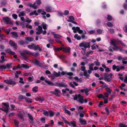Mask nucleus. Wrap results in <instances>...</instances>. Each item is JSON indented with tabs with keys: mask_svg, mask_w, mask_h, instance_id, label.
Instances as JSON below:
<instances>
[{
	"mask_svg": "<svg viewBox=\"0 0 127 127\" xmlns=\"http://www.w3.org/2000/svg\"><path fill=\"white\" fill-rule=\"evenodd\" d=\"M91 42H87L83 41L79 44V46L80 47H83L85 48H89L90 47Z\"/></svg>",
	"mask_w": 127,
	"mask_h": 127,
	"instance_id": "nucleus-4",
	"label": "nucleus"
},
{
	"mask_svg": "<svg viewBox=\"0 0 127 127\" xmlns=\"http://www.w3.org/2000/svg\"><path fill=\"white\" fill-rule=\"evenodd\" d=\"M6 52L9 54L13 55L15 54V53L12 51L10 49H8L6 50Z\"/></svg>",
	"mask_w": 127,
	"mask_h": 127,
	"instance_id": "nucleus-18",
	"label": "nucleus"
},
{
	"mask_svg": "<svg viewBox=\"0 0 127 127\" xmlns=\"http://www.w3.org/2000/svg\"><path fill=\"white\" fill-rule=\"evenodd\" d=\"M33 63L37 65H39L40 62L37 59H35L33 61Z\"/></svg>",
	"mask_w": 127,
	"mask_h": 127,
	"instance_id": "nucleus-34",
	"label": "nucleus"
},
{
	"mask_svg": "<svg viewBox=\"0 0 127 127\" xmlns=\"http://www.w3.org/2000/svg\"><path fill=\"white\" fill-rule=\"evenodd\" d=\"M91 89H89L88 88H86L84 89H82L80 90V92L82 93H84V92L86 94L87 96H88L89 94L88 93V92L91 91Z\"/></svg>",
	"mask_w": 127,
	"mask_h": 127,
	"instance_id": "nucleus-10",
	"label": "nucleus"
},
{
	"mask_svg": "<svg viewBox=\"0 0 127 127\" xmlns=\"http://www.w3.org/2000/svg\"><path fill=\"white\" fill-rule=\"evenodd\" d=\"M110 43L114 46V47H113L114 50L117 51L116 49H119V47L116 45L115 41L111 40Z\"/></svg>",
	"mask_w": 127,
	"mask_h": 127,
	"instance_id": "nucleus-9",
	"label": "nucleus"
},
{
	"mask_svg": "<svg viewBox=\"0 0 127 127\" xmlns=\"http://www.w3.org/2000/svg\"><path fill=\"white\" fill-rule=\"evenodd\" d=\"M49 112L50 117H53L55 114L54 112L52 111H49Z\"/></svg>",
	"mask_w": 127,
	"mask_h": 127,
	"instance_id": "nucleus-37",
	"label": "nucleus"
},
{
	"mask_svg": "<svg viewBox=\"0 0 127 127\" xmlns=\"http://www.w3.org/2000/svg\"><path fill=\"white\" fill-rule=\"evenodd\" d=\"M11 29V28H9L8 29L6 30L5 31V32L7 34H9L10 32Z\"/></svg>",
	"mask_w": 127,
	"mask_h": 127,
	"instance_id": "nucleus-56",
	"label": "nucleus"
},
{
	"mask_svg": "<svg viewBox=\"0 0 127 127\" xmlns=\"http://www.w3.org/2000/svg\"><path fill=\"white\" fill-rule=\"evenodd\" d=\"M2 104L3 106L2 107L3 108H9V105L8 103L3 102L2 103Z\"/></svg>",
	"mask_w": 127,
	"mask_h": 127,
	"instance_id": "nucleus-19",
	"label": "nucleus"
},
{
	"mask_svg": "<svg viewBox=\"0 0 127 127\" xmlns=\"http://www.w3.org/2000/svg\"><path fill=\"white\" fill-rule=\"evenodd\" d=\"M4 81L6 84L11 85H15L16 83V82L14 81H13V79H12L10 78L9 79V80H4Z\"/></svg>",
	"mask_w": 127,
	"mask_h": 127,
	"instance_id": "nucleus-8",
	"label": "nucleus"
},
{
	"mask_svg": "<svg viewBox=\"0 0 127 127\" xmlns=\"http://www.w3.org/2000/svg\"><path fill=\"white\" fill-rule=\"evenodd\" d=\"M94 63L95 64V65L96 66H99L100 65V63L98 60L94 61Z\"/></svg>",
	"mask_w": 127,
	"mask_h": 127,
	"instance_id": "nucleus-40",
	"label": "nucleus"
},
{
	"mask_svg": "<svg viewBox=\"0 0 127 127\" xmlns=\"http://www.w3.org/2000/svg\"><path fill=\"white\" fill-rule=\"evenodd\" d=\"M107 19L109 21H111L112 20V16L110 15H108L107 16Z\"/></svg>",
	"mask_w": 127,
	"mask_h": 127,
	"instance_id": "nucleus-48",
	"label": "nucleus"
},
{
	"mask_svg": "<svg viewBox=\"0 0 127 127\" xmlns=\"http://www.w3.org/2000/svg\"><path fill=\"white\" fill-rule=\"evenodd\" d=\"M113 74L111 73L109 74L108 72H105L104 74V79L107 82L110 81L113 79Z\"/></svg>",
	"mask_w": 127,
	"mask_h": 127,
	"instance_id": "nucleus-2",
	"label": "nucleus"
},
{
	"mask_svg": "<svg viewBox=\"0 0 127 127\" xmlns=\"http://www.w3.org/2000/svg\"><path fill=\"white\" fill-rule=\"evenodd\" d=\"M95 32V30H90L88 32L90 34H92L94 33Z\"/></svg>",
	"mask_w": 127,
	"mask_h": 127,
	"instance_id": "nucleus-59",
	"label": "nucleus"
},
{
	"mask_svg": "<svg viewBox=\"0 0 127 127\" xmlns=\"http://www.w3.org/2000/svg\"><path fill=\"white\" fill-rule=\"evenodd\" d=\"M10 34H12L14 36L13 37L17 38L18 37V35L17 33L15 32H12L10 33Z\"/></svg>",
	"mask_w": 127,
	"mask_h": 127,
	"instance_id": "nucleus-24",
	"label": "nucleus"
},
{
	"mask_svg": "<svg viewBox=\"0 0 127 127\" xmlns=\"http://www.w3.org/2000/svg\"><path fill=\"white\" fill-rule=\"evenodd\" d=\"M120 127H127V125L123 124L121 123L120 124Z\"/></svg>",
	"mask_w": 127,
	"mask_h": 127,
	"instance_id": "nucleus-57",
	"label": "nucleus"
},
{
	"mask_svg": "<svg viewBox=\"0 0 127 127\" xmlns=\"http://www.w3.org/2000/svg\"><path fill=\"white\" fill-rule=\"evenodd\" d=\"M103 88H102L101 86H100L98 88H96L95 90L96 92L99 93L100 92V91Z\"/></svg>",
	"mask_w": 127,
	"mask_h": 127,
	"instance_id": "nucleus-36",
	"label": "nucleus"
},
{
	"mask_svg": "<svg viewBox=\"0 0 127 127\" xmlns=\"http://www.w3.org/2000/svg\"><path fill=\"white\" fill-rule=\"evenodd\" d=\"M45 73L46 75L51 74L50 71L48 70H47L45 71Z\"/></svg>",
	"mask_w": 127,
	"mask_h": 127,
	"instance_id": "nucleus-64",
	"label": "nucleus"
},
{
	"mask_svg": "<svg viewBox=\"0 0 127 127\" xmlns=\"http://www.w3.org/2000/svg\"><path fill=\"white\" fill-rule=\"evenodd\" d=\"M53 75L56 77L60 76V75L55 71H54L53 72Z\"/></svg>",
	"mask_w": 127,
	"mask_h": 127,
	"instance_id": "nucleus-42",
	"label": "nucleus"
},
{
	"mask_svg": "<svg viewBox=\"0 0 127 127\" xmlns=\"http://www.w3.org/2000/svg\"><path fill=\"white\" fill-rule=\"evenodd\" d=\"M9 44L12 46L13 47V48L15 49H17V44L15 43V42L13 41L10 40L9 42Z\"/></svg>",
	"mask_w": 127,
	"mask_h": 127,
	"instance_id": "nucleus-13",
	"label": "nucleus"
},
{
	"mask_svg": "<svg viewBox=\"0 0 127 127\" xmlns=\"http://www.w3.org/2000/svg\"><path fill=\"white\" fill-rule=\"evenodd\" d=\"M81 70L82 71H84L83 75L84 76L86 77V78H89L90 77V75L87 74V71L85 70L86 67L85 66H82L81 67Z\"/></svg>",
	"mask_w": 127,
	"mask_h": 127,
	"instance_id": "nucleus-6",
	"label": "nucleus"
},
{
	"mask_svg": "<svg viewBox=\"0 0 127 127\" xmlns=\"http://www.w3.org/2000/svg\"><path fill=\"white\" fill-rule=\"evenodd\" d=\"M69 124L68 125L70 126L71 125H72L74 127H77V126L76 125V122L75 121H72L69 122Z\"/></svg>",
	"mask_w": 127,
	"mask_h": 127,
	"instance_id": "nucleus-20",
	"label": "nucleus"
},
{
	"mask_svg": "<svg viewBox=\"0 0 127 127\" xmlns=\"http://www.w3.org/2000/svg\"><path fill=\"white\" fill-rule=\"evenodd\" d=\"M57 56L58 58L62 60L66 58V56L64 55H61L60 56L58 55Z\"/></svg>",
	"mask_w": 127,
	"mask_h": 127,
	"instance_id": "nucleus-28",
	"label": "nucleus"
},
{
	"mask_svg": "<svg viewBox=\"0 0 127 127\" xmlns=\"http://www.w3.org/2000/svg\"><path fill=\"white\" fill-rule=\"evenodd\" d=\"M25 14L24 11H22L20 12V14L18 15V16L19 17H20L21 16H25Z\"/></svg>",
	"mask_w": 127,
	"mask_h": 127,
	"instance_id": "nucleus-41",
	"label": "nucleus"
},
{
	"mask_svg": "<svg viewBox=\"0 0 127 127\" xmlns=\"http://www.w3.org/2000/svg\"><path fill=\"white\" fill-rule=\"evenodd\" d=\"M26 101L27 102L31 103L32 102V99L26 97L25 99Z\"/></svg>",
	"mask_w": 127,
	"mask_h": 127,
	"instance_id": "nucleus-33",
	"label": "nucleus"
},
{
	"mask_svg": "<svg viewBox=\"0 0 127 127\" xmlns=\"http://www.w3.org/2000/svg\"><path fill=\"white\" fill-rule=\"evenodd\" d=\"M97 32L98 34H100L102 33V31L100 29H98L97 30Z\"/></svg>",
	"mask_w": 127,
	"mask_h": 127,
	"instance_id": "nucleus-55",
	"label": "nucleus"
},
{
	"mask_svg": "<svg viewBox=\"0 0 127 127\" xmlns=\"http://www.w3.org/2000/svg\"><path fill=\"white\" fill-rule=\"evenodd\" d=\"M43 114L46 116H49V112L47 111H45L44 110V112L43 113Z\"/></svg>",
	"mask_w": 127,
	"mask_h": 127,
	"instance_id": "nucleus-38",
	"label": "nucleus"
},
{
	"mask_svg": "<svg viewBox=\"0 0 127 127\" xmlns=\"http://www.w3.org/2000/svg\"><path fill=\"white\" fill-rule=\"evenodd\" d=\"M19 42L20 45H22L24 44V41L23 40H20Z\"/></svg>",
	"mask_w": 127,
	"mask_h": 127,
	"instance_id": "nucleus-58",
	"label": "nucleus"
},
{
	"mask_svg": "<svg viewBox=\"0 0 127 127\" xmlns=\"http://www.w3.org/2000/svg\"><path fill=\"white\" fill-rule=\"evenodd\" d=\"M65 113L68 114L69 115H71V113L70 111L67 110H65Z\"/></svg>",
	"mask_w": 127,
	"mask_h": 127,
	"instance_id": "nucleus-63",
	"label": "nucleus"
},
{
	"mask_svg": "<svg viewBox=\"0 0 127 127\" xmlns=\"http://www.w3.org/2000/svg\"><path fill=\"white\" fill-rule=\"evenodd\" d=\"M69 86L70 87L74 88L75 89V86H74V84H73L72 82H69Z\"/></svg>",
	"mask_w": 127,
	"mask_h": 127,
	"instance_id": "nucleus-49",
	"label": "nucleus"
},
{
	"mask_svg": "<svg viewBox=\"0 0 127 127\" xmlns=\"http://www.w3.org/2000/svg\"><path fill=\"white\" fill-rule=\"evenodd\" d=\"M105 110L106 112L107 115V116L109 115V109L107 107H105Z\"/></svg>",
	"mask_w": 127,
	"mask_h": 127,
	"instance_id": "nucleus-54",
	"label": "nucleus"
},
{
	"mask_svg": "<svg viewBox=\"0 0 127 127\" xmlns=\"http://www.w3.org/2000/svg\"><path fill=\"white\" fill-rule=\"evenodd\" d=\"M45 119L44 118H41L40 119V121L42 123H45Z\"/></svg>",
	"mask_w": 127,
	"mask_h": 127,
	"instance_id": "nucleus-53",
	"label": "nucleus"
},
{
	"mask_svg": "<svg viewBox=\"0 0 127 127\" xmlns=\"http://www.w3.org/2000/svg\"><path fill=\"white\" fill-rule=\"evenodd\" d=\"M98 98L99 99L101 98H103V99H105V98L104 97V96L103 95L101 94H99L97 96Z\"/></svg>",
	"mask_w": 127,
	"mask_h": 127,
	"instance_id": "nucleus-39",
	"label": "nucleus"
},
{
	"mask_svg": "<svg viewBox=\"0 0 127 127\" xmlns=\"http://www.w3.org/2000/svg\"><path fill=\"white\" fill-rule=\"evenodd\" d=\"M13 63H11L9 64H7L6 65H0V69L2 71L3 70H5L6 69H9L11 65Z\"/></svg>",
	"mask_w": 127,
	"mask_h": 127,
	"instance_id": "nucleus-5",
	"label": "nucleus"
},
{
	"mask_svg": "<svg viewBox=\"0 0 127 127\" xmlns=\"http://www.w3.org/2000/svg\"><path fill=\"white\" fill-rule=\"evenodd\" d=\"M45 82L47 83L48 85L51 86H55L58 87H64L66 88L68 87V85L65 83L63 82L59 83L58 82H55L54 83L52 82L45 80Z\"/></svg>",
	"mask_w": 127,
	"mask_h": 127,
	"instance_id": "nucleus-1",
	"label": "nucleus"
},
{
	"mask_svg": "<svg viewBox=\"0 0 127 127\" xmlns=\"http://www.w3.org/2000/svg\"><path fill=\"white\" fill-rule=\"evenodd\" d=\"M72 29L73 30V32L76 33L77 32V31L78 32V33L79 34H82L83 32V31L82 30L80 29V28L78 27H72Z\"/></svg>",
	"mask_w": 127,
	"mask_h": 127,
	"instance_id": "nucleus-7",
	"label": "nucleus"
},
{
	"mask_svg": "<svg viewBox=\"0 0 127 127\" xmlns=\"http://www.w3.org/2000/svg\"><path fill=\"white\" fill-rule=\"evenodd\" d=\"M32 91L34 93L37 92L38 91V87L35 86L32 88Z\"/></svg>",
	"mask_w": 127,
	"mask_h": 127,
	"instance_id": "nucleus-27",
	"label": "nucleus"
},
{
	"mask_svg": "<svg viewBox=\"0 0 127 127\" xmlns=\"http://www.w3.org/2000/svg\"><path fill=\"white\" fill-rule=\"evenodd\" d=\"M51 34L54 36V37L55 38L59 39L62 37L61 35L56 34L55 32H51Z\"/></svg>",
	"mask_w": 127,
	"mask_h": 127,
	"instance_id": "nucleus-14",
	"label": "nucleus"
},
{
	"mask_svg": "<svg viewBox=\"0 0 127 127\" xmlns=\"http://www.w3.org/2000/svg\"><path fill=\"white\" fill-rule=\"evenodd\" d=\"M105 89L106 90V93H108L109 95H110L111 94L112 91L111 89H110L108 87H106L105 88Z\"/></svg>",
	"mask_w": 127,
	"mask_h": 127,
	"instance_id": "nucleus-23",
	"label": "nucleus"
},
{
	"mask_svg": "<svg viewBox=\"0 0 127 127\" xmlns=\"http://www.w3.org/2000/svg\"><path fill=\"white\" fill-rule=\"evenodd\" d=\"M38 50L39 51H41L42 50L41 48L40 47V46L38 45H35L34 44L33 50Z\"/></svg>",
	"mask_w": 127,
	"mask_h": 127,
	"instance_id": "nucleus-17",
	"label": "nucleus"
},
{
	"mask_svg": "<svg viewBox=\"0 0 127 127\" xmlns=\"http://www.w3.org/2000/svg\"><path fill=\"white\" fill-rule=\"evenodd\" d=\"M5 37V36L3 34H0V39L1 40L4 39V37Z\"/></svg>",
	"mask_w": 127,
	"mask_h": 127,
	"instance_id": "nucleus-51",
	"label": "nucleus"
},
{
	"mask_svg": "<svg viewBox=\"0 0 127 127\" xmlns=\"http://www.w3.org/2000/svg\"><path fill=\"white\" fill-rule=\"evenodd\" d=\"M21 66L22 67L25 68V69H28L29 68V67L27 65L25 64H21Z\"/></svg>",
	"mask_w": 127,
	"mask_h": 127,
	"instance_id": "nucleus-32",
	"label": "nucleus"
},
{
	"mask_svg": "<svg viewBox=\"0 0 127 127\" xmlns=\"http://www.w3.org/2000/svg\"><path fill=\"white\" fill-rule=\"evenodd\" d=\"M3 20L5 23H8L11 25L13 24V23L10 21V19L8 17H3Z\"/></svg>",
	"mask_w": 127,
	"mask_h": 127,
	"instance_id": "nucleus-12",
	"label": "nucleus"
},
{
	"mask_svg": "<svg viewBox=\"0 0 127 127\" xmlns=\"http://www.w3.org/2000/svg\"><path fill=\"white\" fill-rule=\"evenodd\" d=\"M18 116L19 118L21 119H24V115L22 113H19L18 114Z\"/></svg>",
	"mask_w": 127,
	"mask_h": 127,
	"instance_id": "nucleus-26",
	"label": "nucleus"
},
{
	"mask_svg": "<svg viewBox=\"0 0 127 127\" xmlns=\"http://www.w3.org/2000/svg\"><path fill=\"white\" fill-rule=\"evenodd\" d=\"M62 119L63 120L65 123L67 124L68 125H69V122H68V121L66 120V119L64 117H61Z\"/></svg>",
	"mask_w": 127,
	"mask_h": 127,
	"instance_id": "nucleus-30",
	"label": "nucleus"
},
{
	"mask_svg": "<svg viewBox=\"0 0 127 127\" xmlns=\"http://www.w3.org/2000/svg\"><path fill=\"white\" fill-rule=\"evenodd\" d=\"M69 19L71 21H73L74 20V17L72 16H70L69 17Z\"/></svg>",
	"mask_w": 127,
	"mask_h": 127,
	"instance_id": "nucleus-60",
	"label": "nucleus"
},
{
	"mask_svg": "<svg viewBox=\"0 0 127 127\" xmlns=\"http://www.w3.org/2000/svg\"><path fill=\"white\" fill-rule=\"evenodd\" d=\"M117 41L122 46H126V45L123 43V42L119 40V39H117Z\"/></svg>",
	"mask_w": 127,
	"mask_h": 127,
	"instance_id": "nucleus-44",
	"label": "nucleus"
},
{
	"mask_svg": "<svg viewBox=\"0 0 127 127\" xmlns=\"http://www.w3.org/2000/svg\"><path fill=\"white\" fill-rule=\"evenodd\" d=\"M20 55L22 56L23 57H25V55H26V52L25 51H23L22 52H21L20 54Z\"/></svg>",
	"mask_w": 127,
	"mask_h": 127,
	"instance_id": "nucleus-61",
	"label": "nucleus"
},
{
	"mask_svg": "<svg viewBox=\"0 0 127 127\" xmlns=\"http://www.w3.org/2000/svg\"><path fill=\"white\" fill-rule=\"evenodd\" d=\"M5 48V46L3 45H0V49L1 51H2Z\"/></svg>",
	"mask_w": 127,
	"mask_h": 127,
	"instance_id": "nucleus-62",
	"label": "nucleus"
},
{
	"mask_svg": "<svg viewBox=\"0 0 127 127\" xmlns=\"http://www.w3.org/2000/svg\"><path fill=\"white\" fill-rule=\"evenodd\" d=\"M34 44L32 43L31 45H29L28 46V48L30 49H33Z\"/></svg>",
	"mask_w": 127,
	"mask_h": 127,
	"instance_id": "nucleus-43",
	"label": "nucleus"
},
{
	"mask_svg": "<svg viewBox=\"0 0 127 127\" xmlns=\"http://www.w3.org/2000/svg\"><path fill=\"white\" fill-rule=\"evenodd\" d=\"M18 98L20 99H25L26 97L24 96L20 95L19 96Z\"/></svg>",
	"mask_w": 127,
	"mask_h": 127,
	"instance_id": "nucleus-50",
	"label": "nucleus"
},
{
	"mask_svg": "<svg viewBox=\"0 0 127 127\" xmlns=\"http://www.w3.org/2000/svg\"><path fill=\"white\" fill-rule=\"evenodd\" d=\"M19 122L16 120H14V124L15 126L17 127L19 126Z\"/></svg>",
	"mask_w": 127,
	"mask_h": 127,
	"instance_id": "nucleus-46",
	"label": "nucleus"
},
{
	"mask_svg": "<svg viewBox=\"0 0 127 127\" xmlns=\"http://www.w3.org/2000/svg\"><path fill=\"white\" fill-rule=\"evenodd\" d=\"M36 30L39 32H42L43 31L42 27L40 25H39L38 26V28L36 29Z\"/></svg>",
	"mask_w": 127,
	"mask_h": 127,
	"instance_id": "nucleus-35",
	"label": "nucleus"
},
{
	"mask_svg": "<svg viewBox=\"0 0 127 127\" xmlns=\"http://www.w3.org/2000/svg\"><path fill=\"white\" fill-rule=\"evenodd\" d=\"M79 122L80 123H81V125H85L87 124V122L86 121L83 120L81 118H80L79 119Z\"/></svg>",
	"mask_w": 127,
	"mask_h": 127,
	"instance_id": "nucleus-22",
	"label": "nucleus"
},
{
	"mask_svg": "<svg viewBox=\"0 0 127 127\" xmlns=\"http://www.w3.org/2000/svg\"><path fill=\"white\" fill-rule=\"evenodd\" d=\"M62 49L63 51L65 53L67 52L69 53L70 52V48L69 47H67V48L63 47L62 48Z\"/></svg>",
	"mask_w": 127,
	"mask_h": 127,
	"instance_id": "nucleus-15",
	"label": "nucleus"
},
{
	"mask_svg": "<svg viewBox=\"0 0 127 127\" xmlns=\"http://www.w3.org/2000/svg\"><path fill=\"white\" fill-rule=\"evenodd\" d=\"M74 38L78 40H79L81 39V37L80 36L78 35V34H75L74 36Z\"/></svg>",
	"mask_w": 127,
	"mask_h": 127,
	"instance_id": "nucleus-25",
	"label": "nucleus"
},
{
	"mask_svg": "<svg viewBox=\"0 0 127 127\" xmlns=\"http://www.w3.org/2000/svg\"><path fill=\"white\" fill-rule=\"evenodd\" d=\"M27 115L28 116L29 119L32 121H33V117L32 116V115L31 114L29 113H28L27 114Z\"/></svg>",
	"mask_w": 127,
	"mask_h": 127,
	"instance_id": "nucleus-29",
	"label": "nucleus"
},
{
	"mask_svg": "<svg viewBox=\"0 0 127 127\" xmlns=\"http://www.w3.org/2000/svg\"><path fill=\"white\" fill-rule=\"evenodd\" d=\"M41 26L42 27V28L44 30H46L47 29V25L44 22H43L41 24Z\"/></svg>",
	"mask_w": 127,
	"mask_h": 127,
	"instance_id": "nucleus-31",
	"label": "nucleus"
},
{
	"mask_svg": "<svg viewBox=\"0 0 127 127\" xmlns=\"http://www.w3.org/2000/svg\"><path fill=\"white\" fill-rule=\"evenodd\" d=\"M52 8L49 6H47L46 7L45 10L47 12H50L52 11Z\"/></svg>",
	"mask_w": 127,
	"mask_h": 127,
	"instance_id": "nucleus-21",
	"label": "nucleus"
},
{
	"mask_svg": "<svg viewBox=\"0 0 127 127\" xmlns=\"http://www.w3.org/2000/svg\"><path fill=\"white\" fill-rule=\"evenodd\" d=\"M8 111H9V108H3V110H2V111L5 112L6 114H7L8 113Z\"/></svg>",
	"mask_w": 127,
	"mask_h": 127,
	"instance_id": "nucleus-52",
	"label": "nucleus"
},
{
	"mask_svg": "<svg viewBox=\"0 0 127 127\" xmlns=\"http://www.w3.org/2000/svg\"><path fill=\"white\" fill-rule=\"evenodd\" d=\"M107 25L108 27H112L113 26V24L110 22H108L107 23Z\"/></svg>",
	"mask_w": 127,
	"mask_h": 127,
	"instance_id": "nucleus-47",
	"label": "nucleus"
},
{
	"mask_svg": "<svg viewBox=\"0 0 127 127\" xmlns=\"http://www.w3.org/2000/svg\"><path fill=\"white\" fill-rule=\"evenodd\" d=\"M73 99L75 100H77L78 98L79 99L78 102L81 104L84 103V97L80 94H75L74 95H73Z\"/></svg>",
	"mask_w": 127,
	"mask_h": 127,
	"instance_id": "nucleus-3",
	"label": "nucleus"
},
{
	"mask_svg": "<svg viewBox=\"0 0 127 127\" xmlns=\"http://www.w3.org/2000/svg\"><path fill=\"white\" fill-rule=\"evenodd\" d=\"M62 48L61 47V48H56L55 47H54V50L56 51H60V50H62Z\"/></svg>",
	"mask_w": 127,
	"mask_h": 127,
	"instance_id": "nucleus-45",
	"label": "nucleus"
},
{
	"mask_svg": "<svg viewBox=\"0 0 127 127\" xmlns=\"http://www.w3.org/2000/svg\"><path fill=\"white\" fill-rule=\"evenodd\" d=\"M55 91H50V93L53 94L57 96H59V95L58 94V93H60L61 92V91L58 89L56 88L55 89Z\"/></svg>",
	"mask_w": 127,
	"mask_h": 127,
	"instance_id": "nucleus-11",
	"label": "nucleus"
},
{
	"mask_svg": "<svg viewBox=\"0 0 127 127\" xmlns=\"http://www.w3.org/2000/svg\"><path fill=\"white\" fill-rule=\"evenodd\" d=\"M25 40L31 42L32 41H34V38L31 37H26L25 38Z\"/></svg>",
	"mask_w": 127,
	"mask_h": 127,
	"instance_id": "nucleus-16",
	"label": "nucleus"
}]
</instances>
